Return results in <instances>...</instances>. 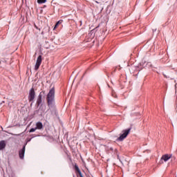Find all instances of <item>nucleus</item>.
I'll return each mask as SVG.
<instances>
[{
  "mask_svg": "<svg viewBox=\"0 0 177 177\" xmlns=\"http://www.w3.org/2000/svg\"><path fill=\"white\" fill-rule=\"evenodd\" d=\"M46 101L48 103V106L50 107H53L55 104V88L53 87L47 94Z\"/></svg>",
  "mask_w": 177,
  "mask_h": 177,
  "instance_id": "obj_1",
  "label": "nucleus"
},
{
  "mask_svg": "<svg viewBox=\"0 0 177 177\" xmlns=\"http://www.w3.org/2000/svg\"><path fill=\"white\" fill-rule=\"evenodd\" d=\"M123 133L120 135V136L118 138V140L120 142H122L123 140L125 139L129 135V132H131V129H126L122 131Z\"/></svg>",
  "mask_w": 177,
  "mask_h": 177,
  "instance_id": "obj_2",
  "label": "nucleus"
},
{
  "mask_svg": "<svg viewBox=\"0 0 177 177\" xmlns=\"http://www.w3.org/2000/svg\"><path fill=\"white\" fill-rule=\"evenodd\" d=\"M28 99L29 102H34V100L35 99V89L34 88H32L29 91Z\"/></svg>",
  "mask_w": 177,
  "mask_h": 177,
  "instance_id": "obj_3",
  "label": "nucleus"
},
{
  "mask_svg": "<svg viewBox=\"0 0 177 177\" xmlns=\"http://www.w3.org/2000/svg\"><path fill=\"white\" fill-rule=\"evenodd\" d=\"M41 63H42V55H39V57L37 59L36 64L35 66V71H38Z\"/></svg>",
  "mask_w": 177,
  "mask_h": 177,
  "instance_id": "obj_4",
  "label": "nucleus"
},
{
  "mask_svg": "<svg viewBox=\"0 0 177 177\" xmlns=\"http://www.w3.org/2000/svg\"><path fill=\"white\" fill-rule=\"evenodd\" d=\"M44 95H45V91H43L39 93L37 100V106H39V104H41V103H42V96H44Z\"/></svg>",
  "mask_w": 177,
  "mask_h": 177,
  "instance_id": "obj_5",
  "label": "nucleus"
},
{
  "mask_svg": "<svg viewBox=\"0 0 177 177\" xmlns=\"http://www.w3.org/2000/svg\"><path fill=\"white\" fill-rule=\"evenodd\" d=\"M25 153H26V145H24L21 149V150H20L19 152V158H21V160H23V158H24Z\"/></svg>",
  "mask_w": 177,
  "mask_h": 177,
  "instance_id": "obj_6",
  "label": "nucleus"
},
{
  "mask_svg": "<svg viewBox=\"0 0 177 177\" xmlns=\"http://www.w3.org/2000/svg\"><path fill=\"white\" fill-rule=\"evenodd\" d=\"M75 171L77 176H80V177H84V176H82L81 170L80 169V167H78V165L77 164L75 165Z\"/></svg>",
  "mask_w": 177,
  "mask_h": 177,
  "instance_id": "obj_7",
  "label": "nucleus"
},
{
  "mask_svg": "<svg viewBox=\"0 0 177 177\" xmlns=\"http://www.w3.org/2000/svg\"><path fill=\"white\" fill-rule=\"evenodd\" d=\"M171 157H172V156L169 154H165L162 156L161 160L165 161V162H167V161H168V160H169Z\"/></svg>",
  "mask_w": 177,
  "mask_h": 177,
  "instance_id": "obj_8",
  "label": "nucleus"
},
{
  "mask_svg": "<svg viewBox=\"0 0 177 177\" xmlns=\"http://www.w3.org/2000/svg\"><path fill=\"white\" fill-rule=\"evenodd\" d=\"M5 147H6V143H5V141H0V150H3Z\"/></svg>",
  "mask_w": 177,
  "mask_h": 177,
  "instance_id": "obj_9",
  "label": "nucleus"
},
{
  "mask_svg": "<svg viewBox=\"0 0 177 177\" xmlns=\"http://www.w3.org/2000/svg\"><path fill=\"white\" fill-rule=\"evenodd\" d=\"M44 128V125L42 124V122H38L36 124V129H42Z\"/></svg>",
  "mask_w": 177,
  "mask_h": 177,
  "instance_id": "obj_10",
  "label": "nucleus"
},
{
  "mask_svg": "<svg viewBox=\"0 0 177 177\" xmlns=\"http://www.w3.org/2000/svg\"><path fill=\"white\" fill-rule=\"evenodd\" d=\"M46 0H37V3H45Z\"/></svg>",
  "mask_w": 177,
  "mask_h": 177,
  "instance_id": "obj_11",
  "label": "nucleus"
},
{
  "mask_svg": "<svg viewBox=\"0 0 177 177\" xmlns=\"http://www.w3.org/2000/svg\"><path fill=\"white\" fill-rule=\"evenodd\" d=\"M35 131H37V128L34 129V128H32L30 129V130L29 131V132H35Z\"/></svg>",
  "mask_w": 177,
  "mask_h": 177,
  "instance_id": "obj_12",
  "label": "nucleus"
},
{
  "mask_svg": "<svg viewBox=\"0 0 177 177\" xmlns=\"http://www.w3.org/2000/svg\"><path fill=\"white\" fill-rule=\"evenodd\" d=\"M57 27H59V24L56 23L53 30H56V28H57Z\"/></svg>",
  "mask_w": 177,
  "mask_h": 177,
  "instance_id": "obj_13",
  "label": "nucleus"
},
{
  "mask_svg": "<svg viewBox=\"0 0 177 177\" xmlns=\"http://www.w3.org/2000/svg\"><path fill=\"white\" fill-rule=\"evenodd\" d=\"M35 28L36 30H39V31H41V28H38V26H37V25L35 24Z\"/></svg>",
  "mask_w": 177,
  "mask_h": 177,
  "instance_id": "obj_14",
  "label": "nucleus"
},
{
  "mask_svg": "<svg viewBox=\"0 0 177 177\" xmlns=\"http://www.w3.org/2000/svg\"><path fill=\"white\" fill-rule=\"evenodd\" d=\"M62 23H63V21H62V20H59V21H58L57 22V24L58 25L62 24Z\"/></svg>",
  "mask_w": 177,
  "mask_h": 177,
  "instance_id": "obj_15",
  "label": "nucleus"
},
{
  "mask_svg": "<svg viewBox=\"0 0 177 177\" xmlns=\"http://www.w3.org/2000/svg\"><path fill=\"white\" fill-rule=\"evenodd\" d=\"M163 75H164V77H165V78H167V76H166L165 74H163Z\"/></svg>",
  "mask_w": 177,
  "mask_h": 177,
  "instance_id": "obj_16",
  "label": "nucleus"
}]
</instances>
